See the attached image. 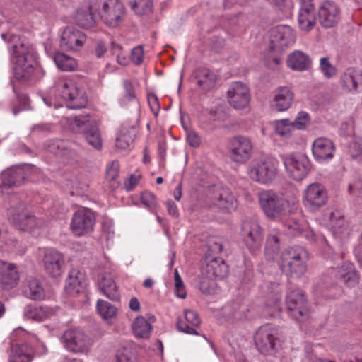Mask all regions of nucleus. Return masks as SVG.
Listing matches in <instances>:
<instances>
[{
	"instance_id": "f257e3e1",
	"label": "nucleus",
	"mask_w": 362,
	"mask_h": 362,
	"mask_svg": "<svg viewBox=\"0 0 362 362\" xmlns=\"http://www.w3.org/2000/svg\"><path fill=\"white\" fill-rule=\"evenodd\" d=\"M281 233L279 229H271L267 236L264 255L269 261H276L281 272L287 276H300L306 271L307 252L295 246L279 253Z\"/></svg>"
},
{
	"instance_id": "f03ea898",
	"label": "nucleus",
	"mask_w": 362,
	"mask_h": 362,
	"mask_svg": "<svg viewBox=\"0 0 362 362\" xmlns=\"http://www.w3.org/2000/svg\"><path fill=\"white\" fill-rule=\"evenodd\" d=\"M4 41L11 44L12 60L15 64L14 76L18 80H28L37 66V53L27 42L20 40L17 35L3 33Z\"/></svg>"
},
{
	"instance_id": "7ed1b4c3",
	"label": "nucleus",
	"mask_w": 362,
	"mask_h": 362,
	"mask_svg": "<svg viewBox=\"0 0 362 362\" xmlns=\"http://www.w3.org/2000/svg\"><path fill=\"white\" fill-rule=\"evenodd\" d=\"M258 198L261 209L266 216L276 221L291 213L296 208L298 203L295 197L287 199L271 190L259 192Z\"/></svg>"
},
{
	"instance_id": "20e7f679",
	"label": "nucleus",
	"mask_w": 362,
	"mask_h": 362,
	"mask_svg": "<svg viewBox=\"0 0 362 362\" xmlns=\"http://www.w3.org/2000/svg\"><path fill=\"white\" fill-rule=\"evenodd\" d=\"M66 122L72 132L82 134L90 146L97 150L101 149L103 139L94 118L88 114H82L67 117Z\"/></svg>"
},
{
	"instance_id": "39448f33",
	"label": "nucleus",
	"mask_w": 362,
	"mask_h": 362,
	"mask_svg": "<svg viewBox=\"0 0 362 362\" xmlns=\"http://www.w3.org/2000/svg\"><path fill=\"white\" fill-rule=\"evenodd\" d=\"M90 9L111 28L119 27L126 18V8L119 0H95L90 3Z\"/></svg>"
},
{
	"instance_id": "423d86ee",
	"label": "nucleus",
	"mask_w": 362,
	"mask_h": 362,
	"mask_svg": "<svg viewBox=\"0 0 362 362\" xmlns=\"http://www.w3.org/2000/svg\"><path fill=\"white\" fill-rule=\"evenodd\" d=\"M53 89L62 98L69 101L67 107L70 109H81L87 104L85 92L71 79L57 78Z\"/></svg>"
},
{
	"instance_id": "0eeeda50",
	"label": "nucleus",
	"mask_w": 362,
	"mask_h": 362,
	"mask_svg": "<svg viewBox=\"0 0 362 362\" xmlns=\"http://www.w3.org/2000/svg\"><path fill=\"white\" fill-rule=\"evenodd\" d=\"M278 165L277 160L269 158L254 161L250 168L249 176L260 184H269L278 174Z\"/></svg>"
},
{
	"instance_id": "6e6552de",
	"label": "nucleus",
	"mask_w": 362,
	"mask_h": 362,
	"mask_svg": "<svg viewBox=\"0 0 362 362\" xmlns=\"http://www.w3.org/2000/svg\"><path fill=\"white\" fill-rule=\"evenodd\" d=\"M241 237L251 252L260 248L263 239V230L256 218L245 219L241 224Z\"/></svg>"
},
{
	"instance_id": "1a4fd4ad",
	"label": "nucleus",
	"mask_w": 362,
	"mask_h": 362,
	"mask_svg": "<svg viewBox=\"0 0 362 362\" xmlns=\"http://www.w3.org/2000/svg\"><path fill=\"white\" fill-rule=\"evenodd\" d=\"M60 341L66 351L75 354L86 352L90 345L88 336L78 328H71L64 331Z\"/></svg>"
},
{
	"instance_id": "9d476101",
	"label": "nucleus",
	"mask_w": 362,
	"mask_h": 362,
	"mask_svg": "<svg viewBox=\"0 0 362 362\" xmlns=\"http://www.w3.org/2000/svg\"><path fill=\"white\" fill-rule=\"evenodd\" d=\"M230 158L237 163H245L248 161L253 152V144L251 139L245 136H235L228 144Z\"/></svg>"
},
{
	"instance_id": "9b49d317",
	"label": "nucleus",
	"mask_w": 362,
	"mask_h": 362,
	"mask_svg": "<svg viewBox=\"0 0 362 362\" xmlns=\"http://www.w3.org/2000/svg\"><path fill=\"white\" fill-rule=\"evenodd\" d=\"M283 161L288 175L296 181L304 179L310 170L308 158L302 153H293L285 156Z\"/></svg>"
},
{
	"instance_id": "f8f14e48",
	"label": "nucleus",
	"mask_w": 362,
	"mask_h": 362,
	"mask_svg": "<svg viewBox=\"0 0 362 362\" xmlns=\"http://www.w3.org/2000/svg\"><path fill=\"white\" fill-rule=\"evenodd\" d=\"M328 200L325 187L320 183L308 185L303 192V203L305 207L316 211L325 206Z\"/></svg>"
},
{
	"instance_id": "ddd939ff",
	"label": "nucleus",
	"mask_w": 362,
	"mask_h": 362,
	"mask_svg": "<svg viewBox=\"0 0 362 362\" xmlns=\"http://www.w3.org/2000/svg\"><path fill=\"white\" fill-rule=\"evenodd\" d=\"M95 218L88 209H81L74 213L70 228L76 236L86 235L93 231Z\"/></svg>"
},
{
	"instance_id": "4468645a",
	"label": "nucleus",
	"mask_w": 362,
	"mask_h": 362,
	"mask_svg": "<svg viewBox=\"0 0 362 362\" xmlns=\"http://www.w3.org/2000/svg\"><path fill=\"white\" fill-rule=\"evenodd\" d=\"M276 330L270 325H264L256 332L254 339L258 351L264 355L274 353L277 338Z\"/></svg>"
},
{
	"instance_id": "2eb2a0df",
	"label": "nucleus",
	"mask_w": 362,
	"mask_h": 362,
	"mask_svg": "<svg viewBox=\"0 0 362 362\" xmlns=\"http://www.w3.org/2000/svg\"><path fill=\"white\" fill-rule=\"evenodd\" d=\"M286 305L291 315L296 320L304 321L308 317L307 300L300 291H291L287 296Z\"/></svg>"
},
{
	"instance_id": "dca6fc26",
	"label": "nucleus",
	"mask_w": 362,
	"mask_h": 362,
	"mask_svg": "<svg viewBox=\"0 0 362 362\" xmlns=\"http://www.w3.org/2000/svg\"><path fill=\"white\" fill-rule=\"evenodd\" d=\"M227 98L229 104L233 108L244 109L248 105L250 100L249 88L242 82H233L227 91Z\"/></svg>"
},
{
	"instance_id": "f3484780",
	"label": "nucleus",
	"mask_w": 362,
	"mask_h": 362,
	"mask_svg": "<svg viewBox=\"0 0 362 362\" xmlns=\"http://www.w3.org/2000/svg\"><path fill=\"white\" fill-rule=\"evenodd\" d=\"M295 40V34L290 26L280 25L271 30L270 43L272 49H284L293 45Z\"/></svg>"
},
{
	"instance_id": "a211bd4d",
	"label": "nucleus",
	"mask_w": 362,
	"mask_h": 362,
	"mask_svg": "<svg viewBox=\"0 0 362 362\" xmlns=\"http://www.w3.org/2000/svg\"><path fill=\"white\" fill-rule=\"evenodd\" d=\"M24 334L21 329H16L11 334V353L8 362H31L35 353L30 345L27 344H18L14 341L18 335Z\"/></svg>"
},
{
	"instance_id": "6ab92c4d",
	"label": "nucleus",
	"mask_w": 362,
	"mask_h": 362,
	"mask_svg": "<svg viewBox=\"0 0 362 362\" xmlns=\"http://www.w3.org/2000/svg\"><path fill=\"white\" fill-rule=\"evenodd\" d=\"M317 13L320 25L324 28H330L338 23L341 10L335 2L327 0L320 4Z\"/></svg>"
},
{
	"instance_id": "aec40b11",
	"label": "nucleus",
	"mask_w": 362,
	"mask_h": 362,
	"mask_svg": "<svg viewBox=\"0 0 362 362\" xmlns=\"http://www.w3.org/2000/svg\"><path fill=\"white\" fill-rule=\"evenodd\" d=\"M8 218L13 224L22 230L31 231L38 226L35 217L21 204L16 208L10 209Z\"/></svg>"
},
{
	"instance_id": "412c9836",
	"label": "nucleus",
	"mask_w": 362,
	"mask_h": 362,
	"mask_svg": "<svg viewBox=\"0 0 362 362\" xmlns=\"http://www.w3.org/2000/svg\"><path fill=\"white\" fill-rule=\"evenodd\" d=\"M86 40V35L72 26H67L61 33L60 46L66 50H79Z\"/></svg>"
},
{
	"instance_id": "4be33fe9",
	"label": "nucleus",
	"mask_w": 362,
	"mask_h": 362,
	"mask_svg": "<svg viewBox=\"0 0 362 362\" xmlns=\"http://www.w3.org/2000/svg\"><path fill=\"white\" fill-rule=\"evenodd\" d=\"M42 263L47 274L52 277H57L62 274L65 264L64 255L52 249L45 251Z\"/></svg>"
},
{
	"instance_id": "5701e85b",
	"label": "nucleus",
	"mask_w": 362,
	"mask_h": 362,
	"mask_svg": "<svg viewBox=\"0 0 362 362\" xmlns=\"http://www.w3.org/2000/svg\"><path fill=\"white\" fill-rule=\"evenodd\" d=\"M300 8L298 16L300 28L309 31L313 28L316 22L315 10L313 0H300Z\"/></svg>"
},
{
	"instance_id": "b1692460",
	"label": "nucleus",
	"mask_w": 362,
	"mask_h": 362,
	"mask_svg": "<svg viewBox=\"0 0 362 362\" xmlns=\"http://www.w3.org/2000/svg\"><path fill=\"white\" fill-rule=\"evenodd\" d=\"M212 203L219 209L231 212L237 207V200L230 189L217 188L213 193Z\"/></svg>"
},
{
	"instance_id": "393cba45",
	"label": "nucleus",
	"mask_w": 362,
	"mask_h": 362,
	"mask_svg": "<svg viewBox=\"0 0 362 362\" xmlns=\"http://www.w3.org/2000/svg\"><path fill=\"white\" fill-rule=\"evenodd\" d=\"M334 143L325 137H319L313 143V155L314 158L319 163L332 159L334 156Z\"/></svg>"
},
{
	"instance_id": "a878e982",
	"label": "nucleus",
	"mask_w": 362,
	"mask_h": 362,
	"mask_svg": "<svg viewBox=\"0 0 362 362\" xmlns=\"http://www.w3.org/2000/svg\"><path fill=\"white\" fill-rule=\"evenodd\" d=\"M293 98V93L288 87H279L274 91L271 107L276 112L286 111L291 107Z\"/></svg>"
},
{
	"instance_id": "bb28decb",
	"label": "nucleus",
	"mask_w": 362,
	"mask_h": 362,
	"mask_svg": "<svg viewBox=\"0 0 362 362\" xmlns=\"http://www.w3.org/2000/svg\"><path fill=\"white\" fill-rule=\"evenodd\" d=\"M335 276L340 282L348 287L355 286L359 280L355 267L351 262H344L337 267Z\"/></svg>"
},
{
	"instance_id": "cd10ccee",
	"label": "nucleus",
	"mask_w": 362,
	"mask_h": 362,
	"mask_svg": "<svg viewBox=\"0 0 362 362\" xmlns=\"http://www.w3.org/2000/svg\"><path fill=\"white\" fill-rule=\"evenodd\" d=\"M362 82V73L355 68H348L341 74L340 83L342 88L351 93H357L359 84Z\"/></svg>"
},
{
	"instance_id": "c85d7f7f",
	"label": "nucleus",
	"mask_w": 362,
	"mask_h": 362,
	"mask_svg": "<svg viewBox=\"0 0 362 362\" xmlns=\"http://www.w3.org/2000/svg\"><path fill=\"white\" fill-rule=\"evenodd\" d=\"M201 322L197 313L193 310L185 312L184 319L179 317L177 322V328L180 332L189 334H198L195 327Z\"/></svg>"
},
{
	"instance_id": "c756f323",
	"label": "nucleus",
	"mask_w": 362,
	"mask_h": 362,
	"mask_svg": "<svg viewBox=\"0 0 362 362\" xmlns=\"http://www.w3.org/2000/svg\"><path fill=\"white\" fill-rule=\"evenodd\" d=\"M247 310L246 305L240 302H233L224 306L223 314L226 321L235 323L245 320Z\"/></svg>"
},
{
	"instance_id": "7c9ffc66",
	"label": "nucleus",
	"mask_w": 362,
	"mask_h": 362,
	"mask_svg": "<svg viewBox=\"0 0 362 362\" xmlns=\"http://www.w3.org/2000/svg\"><path fill=\"white\" fill-rule=\"evenodd\" d=\"M98 287L102 293L112 300L119 299L117 286L111 274L104 273L98 277Z\"/></svg>"
},
{
	"instance_id": "2f4dec72",
	"label": "nucleus",
	"mask_w": 362,
	"mask_h": 362,
	"mask_svg": "<svg viewBox=\"0 0 362 362\" xmlns=\"http://www.w3.org/2000/svg\"><path fill=\"white\" fill-rule=\"evenodd\" d=\"M18 279L16 267L6 262H0V284L6 289L13 288Z\"/></svg>"
},
{
	"instance_id": "473e14b6",
	"label": "nucleus",
	"mask_w": 362,
	"mask_h": 362,
	"mask_svg": "<svg viewBox=\"0 0 362 362\" xmlns=\"http://www.w3.org/2000/svg\"><path fill=\"white\" fill-rule=\"evenodd\" d=\"M286 64L293 71H303L310 68L311 59L303 52L296 50L288 56Z\"/></svg>"
},
{
	"instance_id": "72a5a7b5",
	"label": "nucleus",
	"mask_w": 362,
	"mask_h": 362,
	"mask_svg": "<svg viewBox=\"0 0 362 362\" xmlns=\"http://www.w3.org/2000/svg\"><path fill=\"white\" fill-rule=\"evenodd\" d=\"M54 313V309L48 306H36L27 305L23 310L25 318L37 322L43 321L49 318Z\"/></svg>"
},
{
	"instance_id": "f704fd0d",
	"label": "nucleus",
	"mask_w": 362,
	"mask_h": 362,
	"mask_svg": "<svg viewBox=\"0 0 362 362\" xmlns=\"http://www.w3.org/2000/svg\"><path fill=\"white\" fill-rule=\"evenodd\" d=\"M155 321L154 316H150L148 320L143 316L137 317L132 323L133 333L138 338L148 339L152 330L151 324Z\"/></svg>"
},
{
	"instance_id": "c9c22d12",
	"label": "nucleus",
	"mask_w": 362,
	"mask_h": 362,
	"mask_svg": "<svg viewBox=\"0 0 362 362\" xmlns=\"http://www.w3.org/2000/svg\"><path fill=\"white\" fill-rule=\"evenodd\" d=\"M204 272L209 277L221 279L227 274L228 266L221 258L214 257L208 261Z\"/></svg>"
},
{
	"instance_id": "e433bc0d",
	"label": "nucleus",
	"mask_w": 362,
	"mask_h": 362,
	"mask_svg": "<svg viewBox=\"0 0 362 362\" xmlns=\"http://www.w3.org/2000/svg\"><path fill=\"white\" fill-rule=\"evenodd\" d=\"M85 284L84 274L77 269H71L66 280L65 289L69 294L77 293Z\"/></svg>"
},
{
	"instance_id": "4c0bfd02",
	"label": "nucleus",
	"mask_w": 362,
	"mask_h": 362,
	"mask_svg": "<svg viewBox=\"0 0 362 362\" xmlns=\"http://www.w3.org/2000/svg\"><path fill=\"white\" fill-rule=\"evenodd\" d=\"M329 224L333 230V234L339 238H341L347 233V226L345 223L343 213L338 209H335L329 213Z\"/></svg>"
},
{
	"instance_id": "58836bf2",
	"label": "nucleus",
	"mask_w": 362,
	"mask_h": 362,
	"mask_svg": "<svg viewBox=\"0 0 362 362\" xmlns=\"http://www.w3.org/2000/svg\"><path fill=\"white\" fill-rule=\"evenodd\" d=\"M93 13L96 12L90 9V4L88 7L81 8L76 11L74 21L81 28H91L96 23V19Z\"/></svg>"
},
{
	"instance_id": "ea45409f",
	"label": "nucleus",
	"mask_w": 362,
	"mask_h": 362,
	"mask_svg": "<svg viewBox=\"0 0 362 362\" xmlns=\"http://www.w3.org/2000/svg\"><path fill=\"white\" fill-rule=\"evenodd\" d=\"M24 172L22 168H13L5 170L1 175L2 185L5 187H16L23 182Z\"/></svg>"
},
{
	"instance_id": "a19ab883",
	"label": "nucleus",
	"mask_w": 362,
	"mask_h": 362,
	"mask_svg": "<svg viewBox=\"0 0 362 362\" xmlns=\"http://www.w3.org/2000/svg\"><path fill=\"white\" fill-rule=\"evenodd\" d=\"M194 76L197 79V85L203 90H209L216 84V75L207 68L202 67L197 69L194 71Z\"/></svg>"
},
{
	"instance_id": "79ce46f5",
	"label": "nucleus",
	"mask_w": 362,
	"mask_h": 362,
	"mask_svg": "<svg viewBox=\"0 0 362 362\" xmlns=\"http://www.w3.org/2000/svg\"><path fill=\"white\" fill-rule=\"evenodd\" d=\"M136 133L134 126L123 124L116 139V146L121 149L127 148L133 142Z\"/></svg>"
},
{
	"instance_id": "37998d69",
	"label": "nucleus",
	"mask_w": 362,
	"mask_h": 362,
	"mask_svg": "<svg viewBox=\"0 0 362 362\" xmlns=\"http://www.w3.org/2000/svg\"><path fill=\"white\" fill-rule=\"evenodd\" d=\"M23 293L28 298L35 300H40L45 298V291L38 280L29 279L23 287Z\"/></svg>"
},
{
	"instance_id": "c03bdc74",
	"label": "nucleus",
	"mask_w": 362,
	"mask_h": 362,
	"mask_svg": "<svg viewBox=\"0 0 362 362\" xmlns=\"http://www.w3.org/2000/svg\"><path fill=\"white\" fill-rule=\"evenodd\" d=\"M57 67L64 71H73L78 67L76 59L62 52H57L54 56Z\"/></svg>"
},
{
	"instance_id": "a18cd8bd",
	"label": "nucleus",
	"mask_w": 362,
	"mask_h": 362,
	"mask_svg": "<svg viewBox=\"0 0 362 362\" xmlns=\"http://www.w3.org/2000/svg\"><path fill=\"white\" fill-rule=\"evenodd\" d=\"M97 311L103 319H111L116 315L117 309L110 303L99 299L97 301Z\"/></svg>"
},
{
	"instance_id": "49530a36",
	"label": "nucleus",
	"mask_w": 362,
	"mask_h": 362,
	"mask_svg": "<svg viewBox=\"0 0 362 362\" xmlns=\"http://www.w3.org/2000/svg\"><path fill=\"white\" fill-rule=\"evenodd\" d=\"M276 133L281 137H288L295 129L293 124L288 119L276 120L274 122Z\"/></svg>"
},
{
	"instance_id": "de8ad7c7",
	"label": "nucleus",
	"mask_w": 362,
	"mask_h": 362,
	"mask_svg": "<svg viewBox=\"0 0 362 362\" xmlns=\"http://www.w3.org/2000/svg\"><path fill=\"white\" fill-rule=\"evenodd\" d=\"M152 0H132V8L136 14L144 15L151 12Z\"/></svg>"
},
{
	"instance_id": "09e8293b",
	"label": "nucleus",
	"mask_w": 362,
	"mask_h": 362,
	"mask_svg": "<svg viewBox=\"0 0 362 362\" xmlns=\"http://www.w3.org/2000/svg\"><path fill=\"white\" fill-rule=\"evenodd\" d=\"M123 88L124 95L122 98H121L119 100L121 105H124L127 102L129 101H136L137 105H139V103L136 100L135 90L132 83L129 81L125 80L123 82Z\"/></svg>"
},
{
	"instance_id": "8fccbe9b",
	"label": "nucleus",
	"mask_w": 362,
	"mask_h": 362,
	"mask_svg": "<svg viewBox=\"0 0 362 362\" xmlns=\"http://www.w3.org/2000/svg\"><path fill=\"white\" fill-rule=\"evenodd\" d=\"M320 69L327 78H331L337 74L336 68L330 62L329 58L327 57L320 59Z\"/></svg>"
},
{
	"instance_id": "3c124183",
	"label": "nucleus",
	"mask_w": 362,
	"mask_h": 362,
	"mask_svg": "<svg viewBox=\"0 0 362 362\" xmlns=\"http://www.w3.org/2000/svg\"><path fill=\"white\" fill-rule=\"evenodd\" d=\"M47 150L57 156H63L66 151V144L62 140H51L47 142Z\"/></svg>"
},
{
	"instance_id": "603ef678",
	"label": "nucleus",
	"mask_w": 362,
	"mask_h": 362,
	"mask_svg": "<svg viewBox=\"0 0 362 362\" xmlns=\"http://www.w3.org/2000/svg\"><path fill=\"white\" fill-rule=\"evenodd\" d=\"M199 289L205 294H214L216 293L217 287L216 284L212 277H202L199 282Z\"/></svg>"
},
{
	"instance_id": "864d4df0",
	"label": "nucleus",
	"mask_w": 362,
	"mask_h": 362,
	"mask_svg": "<svg viewBox=\"0 0 362 362\" xmlns=\"http://www.w3.org/2000/svg\"><path fill=\"white\" fill-rule=\"evenodd\" d=\"M116 362H136L135 351L132 348L124 347L118 352Z\"/></svg>"
},
{
	"instance_id": "5fc2aeb1",
	"label": "nucleus",
	"mask_w": 362,
	"mask_h": 362,
	"mask_svg": "<svg viewBox=\"0 0 362 362\" xmlns=\"http://www.w3.org/2000/svg\"><path fill=\"white\" fill-rule=\"evenodd\" d=\"M292 123L295 129H303L310 123V116L306 112L301 111L298 114L296 119Z\"/></svg>"
},
{
	"instance_id": "6e6d98bb",
	"label": "nucleus",
	"mask_w": 362,
	"mask_h": 362,
	"mask_svg": "<svg viewBox=\"0 0 362 362\" xmlns=\"http://www.w3.org/2000/svg\"><path fill=\"white\" fill-rule=\"evenodd\" d=\"M119 165L118 161L114 160L107 165L106 179L110 181H115L119 175Z\"/></svg>"
},
{
	"instance_id": "4d7b16f0",
	"label": "nucleus",
	"mask_w": 362,
	"mask_h": 362,
	"mask_svg": "<svg viewBox=\"0 0 362 362\" xmlns=\"http://www.w3.org/2000/svg\"><path fill=\"white\" fill-rule=\"evenodd\" d=\"M141 202L144 205L149 209L153 210L156 209L157 203L154 194L150 192H145L141 197Z\"/></svg>"
},
{
	"instance_id": "13d9d810",
	"label": "nucleus",
	"mask_w": 362,
	"mask_h": 362,
	"mask_svg": "<svg viewBox=\"0 0 362 362\" xmlns=\"http://www.w3.org/2000/svg\"><path fill=\"white\" fill-rule=\"evenodd\" d=\"M275 6L286 13H290L293 8V2L292 0H272Z\"/></svg>"
},
{
	"instance_id": "bf43d9fd",
	"label": "nucleus",
	"mask_w": 362,
	"mask_h": 362,
	"mask_svg": "<svg viewBox=\"0 0 362 362\" xmlns=\"http://www.w3.org/2000/svg\"><path fill=\"white\" fill-rule=\"evenodd\" d=\"M186 139L188 144L194 148L199 146L201 144V138L199 134L194 130L187 131Z\"/></svg>"
},
{
	"instance_id": "052dcab7",
	"label": "nucleus",
	"mask_w": 362,
	"mask_h": 362,
	"mask_svg": "<svg viewBox=\"0 0 362 362\" xmlns=\"http://www.w3.org/2000/svg\"><path fill=\"white\" fill-rule=\"evenodd\" d=\"M175 284L176 296L180 298H185L186 297V292L184 284L177 271L175 273Z\"/></svg>"
},
{
	"instance_id": "680f3d73",
	"label": "nucleus",
	"mask_w": 362,
	"mask_h": 362,
	"mask_svg": "<svg viewBox=\"0 0 362 362\" xmlns=\"http://www.w3.org/2000/svg\"><path fill=\"white\" fill-rule=\"evenodd\" d=\"M284 226L288 229L287 233L291 235H296L302 230L300 224L294 220L286 221Z\"/></svg>"
},
{
	"instance_id": "e2e57ef3",
	"label": "nucleus",
	"mask_w": 362,
	"mask_h": 362,
	"mask_svg": "<svg viewBox=\"0 0 362 362\" xmlns=\"http://www.w3.org/2000/svg\"><path fill=\"white\" fill-rule=\"evenodd\" d=\"M144 59V50L142 46H136L132 49L131 59L134 64L139 65Z\"/></svg>"
},
{
	"instance_id": "0e129e2a",
	"label": "nucleus",
	"mask_w": 362,
	"mask_h": 362,
	"mask_svg": "<svg viewBox=\"0 0 362 362\" xmlns=\"http://www.w3.org/2000/svg\"><path fill=\"white\" fill-rule=\"evenodd\" d=\"M112 47L115 53H117V62L122 66L127 65L129 60L126 55L123 54L122 47L119 45L112 44Z\"/></svg>"
},
{
	"instance_id": "69168bd1",
	"label": "nucleus",
	"mask_w": 362,
	"mask_h": 362,
	"mask_svg": "<svg viewBox=\"0 0 362 362\" xmlns=\"http://www.w3.org/2000/svg\"><path fill=\"white\" fill-rule=\"evenodd\" d=\"M349 152L351 157L358 160V161H362V145L357 143L353 142L350 145Z\"/></svg>"
},
{
	"instance_id": "338daca9",
	"label": "nucleus",
	"mask_w": 362,
	"mask_h": 362,
	"mask_svg": "<svg viewBox=\"0 0 362 362\" xmlns=\"http://www.w3.org/2000/svg\"><path fill=\"white\" fill-rule=\"evenodd\" d=\"M148 103L153 114L156 117L160 111L158 98L155 94L148 95Z\"/></svg>"
},
{
	"instance_id": "774afa93",
	"label": "nucleus",
	"mask_w": 362,
	"mask_h": 362,
	"mask_svg": "<svg viewBox=\"0 0 362 362\" xmlns=\"http://www.w3.org/2000/svg\"><path fill=\"white\" fill-rule=\"evenodd\" d=\"M208 250L214 255L219 254L222 250V245L217 238H211L208 242Z\"/></svg>"
}]
</instances>
